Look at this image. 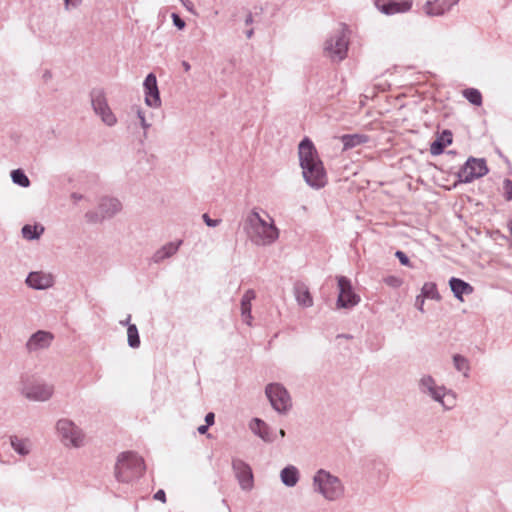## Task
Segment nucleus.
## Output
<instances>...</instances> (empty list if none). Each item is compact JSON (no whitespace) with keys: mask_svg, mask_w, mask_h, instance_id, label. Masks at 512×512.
Returning a JSON list of instances; mask_svg holds the SVG:
<instances>
[{"mask_svg":"<svg viewBox=\"0 0 512 512\" xmlns=\"http://www.w3.org/2000/svg\"><path fill=\"white\" fill-rule=\"evenodd\" d=\"M243 229L250 241L258 246L270 245L279 237V230L273 220L267 222L255 208L245 218Z\"/></svg>","mask_w":512,"mask_h":512,"instance_id":"f257e3e1","label":"nucleus"},{"mask_svg":"<svg viewBox=\"0 0 512 512\" xmlns=\"http://www.w3.org/2000/svg\"><path fill=\"white\" fill-rule=\"evenodd\" d=\"M143 460L131 451L122 452L116 463L115 475L121 482H130L144 472Z\"/></svg>","mask_w":512,"mask_h":512,"instance_id":"f03ea898","label":"nucleus"},{"mask_svg":"<svg viewBox=\"0 0 512 512\" xmlns=\"http://www.w3.org/2000/svg\"><path fill=\"white\" fill-rule=\"evenodd\" d=\"M265 394L272 408L279 414H286L292 408V400L288 390L281 383H269Z\"/></svg>","mask_w":512,"mask_h":512,"instance_id":"7ed1b4c3","label":"nucleus"},{"mask_svg":"<svg viewBox=\"0 0 512 512\" xmlns=\"http://www.w3.org/2000/svg\"><path fill=\"white\" fill-rule=\"evenodd\" d=\"M314 486L328 500H334L343 493V487L339 479L325 470H319L316 473Z\"/></svg>","mask_w":512,"mask_h":512,"instance_id":"20e7f679","label":"nucleus"},{"mask_svg":"<svg viewBox=\"0 0 512 512\" xmlns=\"http://www.w3.org/2000/svg\"><path fill=\"white\" fill-rule=\"evenodd\" d=\"M56 430L65 445H72L74 448H80L81 446L86 445L83 430L72 420H58L56 423Z\"/></svg>","mask_w":512,"mask_h":512,"instance_id":"39448f33","label":"nucleus"},{"mask_svg":"<svg viewBox=\"0 0 512 512\" xmlns=\"http://www.w3.org/2000/svg\"><path fill=\"white\" fill-rule=\"evenodd\" d=\"M489 169L484 158L469 157L457 172L458 182L471 183L488 174Z\"/></svg>","mask_w":512,"mask_h":512,"instance_id":"423d86ee","label":"nucleus"},{"mask_svg":"<svg viewBox=\"0 0 512 512\" xmlns=\"http://www.w3.org/2000/svg\"><path fill=\"white\" fill-rule=\"evenodd\" d=\"M92 108L102 122L109 127L116 125L117 117L108 105L105 92L101 88H94L90 92Z\"/></svg>","mask_w":512,"mask_h":512,"instance_id":"0eeeda50","label":"nucleus"},{"mask_svg":"<svg viewBox=\"0 0 512 512\" xmlns=\"http://www.w3.org/2000/svg\"><path fill=\"white\" fill-rule=\"evenodd\" d=\"M338 297L336 301L337 309H351L359 304L360 296L355 293L351 280L346 276L337 277Z\"/></svg>","mask_w":512,"mask_h":512,"instance_id":"6e6552de","label":"nucleus"},{"mask_svg":"<svg viewBox=\"0 0 512 512\" xmlns=\"http://www.w3.org/2000/svg\"><path fill=\"white\" fill-rule=\"evenodd\" d=\"M301 168L303 178L311 188L321 189L327 184V174L321 159L303 165Z\"/></svg>","mask_w":512,"mask_h":512,"instance_id":"1a4fd4ad","label":"nucleus"},{"mask_svg":"<svg viewBox=\"0 0 512 512\" xmlns=\"http://www.w3.org/2000/svg\"><path fill=\"white\" fill-rule=\"evenodd\" d=\"M21 393L31 401H47L53 394V387L44 382L22 381Z\"/></svg>","mask_w":512,"mask_h":512,"instance_id":"9d476101","label":"nucleus"},{"mask_svg":"<svg viewBox=\"0 0 512 512\" xmlns=\"http://www.w3.org/2000/svg\"><path fill=\"white\" fill-rule=\"evenodd\" d=\"M418 387L422 394L428 395L435 402L440 403L445 409L451 408V406H447L444 401V397L450 393V391L443 385H437L431 375H423L419 380Z\"/></svg>","mask_w":512,"mask_h":512,"instance_id":"9b49d317","label":"nucleus"},{"mask_svg":"<svg viewBox=\"0 0 512 512\" xmlns=\"http://www.w3.org/2000/svg\"><path fill=\"white\" fill-rule=\"evenodd\" d=\"M325 51L337 61H342L347 56L348 40L344 31H337L325 42Z\"/></svg>","mask_w":512,"mask_h":512,"instance_id":"f8f14e48","label":"nucleus"},{"mask_svg":"<svg viewBox=\"0 0 512 512\" xmlns=\"http://www.w3.org/2000/svg\"><path fill=\"white\" fill-rule=\"evenodd\" d=\"M376 8L386 15L404 13L411 9L412 0H374Z\"/></svg>","mask_w":512,"mask_h":512,"instance_id":"ddd939ff","label":"nucleus"},{"mask_svg":"<svg viewBox=\"0 0 512 512\" xmlns=\"http://www.w3.org/2000/svg\"><path fill=\"white\" fill-rule=\"evenodd\" d=\"M143 87L145 91V103L153 108L161 105V98L157 84V78L154 73H149L144 82Z\"/></svg>","mask_w":512,"mask_h":512,"instance_id":"4468645a","label":"nucleus"},{"mask_svg":"<svg viewBox=\"0 0 512 512\" xmlns=\"http://www.w3.org/2000/svg\"><path fill=\"white\" fill-rule=\"evenodd\" d=\"M54 339V335L46 330H38L33 333L26 342V350L31 353L48 348Z\"/></svg>","mask_w":512,"mask_h":512,"instance_id":"2eb2a0df","label":"nucleus"},{"mask_svg":"<svg viewBox=\"0 0 512 512\" xmlns=\"http://www.w3.org/2000/svg\"><path fill=\"white\" fill-rule=\"evenodd\" d=\"M298 156L300 167L320 160L317 149L309 137H304L298 146Z\"/></svg>","mask_w":512,"mask_h":512,"instance_id":"dca6fc26","label":"nucleus"},{"mask_svg":"<svg viewBox=\"0 0 512 512\" xmlns=\"http://www.w3.org/2000/svg\"><path fill=\"white\" fill-rule=\"evenodd\" d=\"M458 2L459 0H427L423 8L429 16H440Z\"/></svg>","mask_w":512,"mask_h":512,"instance_id":"f3484780","label":"nucleus"},{"mask_svg":"<svg viewBox=\"0 0 512 512\" xmlns=\"http://www.w3.org/2000/svg\"><path fill=\"white\" fill-rule=\"evenodd\" d=\"M25 283L34 290H45L53 285V280L43 272L32 271L27 275Z\"/></svg>","mask_w":512,"mask_h":512,"instance_id":"a211bd4d","label":"nucleus"},{"mask_svg":"<svg viewBox=\"0 0 512 512\" xmlns=\"http://www.w3.org/2000/svg\"><path fill=\"white\" fill-rule=\"evenodd\" d=\"M183 244V240L171 241L160 247L153 254L151 261L155 264L163 262L165 259L172 257L176 254Z\"/></svg>","mask_w":512,"mask_h":512,"instance_id":"6ab92c4d","label":"nucleus"},{"mask_svg":"<svg viewBox=\"0 0 512 512\" xmlns=\"http://www.w3.org/2000/svg\"><path fill=\"white\" fill-rule=\"evenodd\" d=\"M453 134L449 129H444L439 133L436 139L430 144V153L433 156L441 155L445 148L452 144Z\"/></svg>","mask_w":512,"mask_h":512,"instance_id":"aec40b11","label":"nucleus"},{"mask_svg":"<svg viewBox=\"0 0 512 512\" xmlns=\"http://www.w3.org/2000/svg\"><path fill=\"white\" fill-rule=\"evenodd\" d=\"M236 475L243 489H251L253 486V475L250 467L242 461L234 462Z\"/></svg>","mask_w":512,"mask_h":512,"instance_id":"412c9836","label":"nucleus"},{"mask_svg":"<svg viewBox=\"0 0 512 512\" xmlns=\"http://www.w3.org/2000/svg\"><path fill=\"white\" fill-rule=\"evenodd\" d=\"M449 286L457 300L463 301L464 295H469L473 292V287L470 283L461 278L451 277L449 279Z\"/></svg>","mask_w":512,"mask_h":512,"instance_id":"4be33fe9","label":"nucleus"},{"mask_svg":"<svg viewBox=\"0 0 512 512\" xmlns=\"http://www.w3.org/2000/svg\"><path fill=\"white\" fill-rule=\"evenodd\" d=\"M98 210L105 219H109L121 210V203L116 198L103 197L98 205Z\"/></svg>","mask_w":512,"mask_h":512,"instance_id":"5701e85b","label":"nucleus"},{"mask_svg":"<svg viewBox=\"0 0 512 512\" xmlns=\"http://www.w3.org/2000/svg\"><path fill=\"white\" fill-rule=\"evenodd\" d=\"M256 297V293L254 290L252 289H248L242 296L241 298V316L243 318V321L247 324V325H251V322H252V314H251V311H252V305H251V302L252 300H254Z\"/></svg>","mask_w":512,"mask_h":512,"instance_id":"b1692460","label":"nucleus"},{"mask_svg":"<svg viewBox=\"0 0 512 512\" xmlns=\"http://www.w3.org/2000/svg\"><path fill=\"white\" fill-rule=\"evenodd\" d=\"M340 140L343 144V151H347L369 142L370 137L361 133L344 134L340 137Z\"/></svg>","mask_w":512,"mask_h":512,"instance_id":"393cba45","label":"nucleus"},{"mask_svg":"<svg viewBox=\"0 0 512 512\" xmlns=\"http://www.w3.org/2000/svg\"><path fill=\"white\" fill-rule=\"evenodd\" d=\"M45 228L40 223L25 224L21 228L22 237L26 240L33 241L38 240L44 233Z\"/></svg>","mask_w":512,"mask_h":512,"instance_id":"a878e982","label":"nucleus"},{"mask_svg":"<svg viewBox=\"0 0 512 512\" xmlns=\"http://www.w3.org/2000/svg\"><path fill=\"white\" fill-rule=\"evenodd\" d=\"M250 428L255 435L259 436L265 442H271L270 428L263 420L254 418L251 421Z\"/></svg>","mask_w":512,"mask_h":512,"instance_id":"bb28decb","label":"nucleus"},{"mask_svg":"<svg viewBox=\"0 0 512 512\" xmlns=\"http://www.w3.org/2000/svg\"><path fill=\"white\" fill-rule=\"evenodd\" d=\"M295 295L299 305L303 307H311L313 305L311 293L304 285L295 286Z\"/></svg>","mask_w":512,"mask_h":512,"instance_id":"cd10ccee","label":"nucleus"},{"mask_svg":"<svg viewBox=\"0 0 512 512\" xmlns=\"http://www.w3.org/2000/svg\"><path fill=\"white\" fill-rule=\"evenodd\" d=\"M298 479L299 472L294 466H288L281 471V480L287 486H295Z\"/></svg>","mask_w":512,"mask_h":512,"instance_id":"c85d7f7f","label":"nucleus"},{"mask_svg":"<svg viewBox=\"0 0 512 512\" xmlns=\"http://www.w3.org/2000/svg\"><path fill=\"white\" fill-rule=\"evenodd\" d=\"M452 358L455 369L461 372L464 377L468 378L470 372L469 360L461 354H454Z\"/></svg>","mask_w":512,"mask_h":512,"instance_id":"c756f323","label":"nucleus"},{"mask_svg":"<svg viewBox=\"0 0 512 512\" xmlns=\"http://www.w3.org/2000/svg\"><path fill=\"white\" fill-rule=\"evenodd\" d=\"M10 176L12 182L22 188H27L31 184L30 179L21 168L12 170Z\"/></svg>","mask_w":512,"mask_h":512,"instance_id":"7c9ffc66","label":"nucleus"},{"mask_svg":"<svg viewBox=\"0 0 512 512\" xmlns=\"http://www.w3.org/2000/svg\"><path fill=\"white\" fill-rule=\"evenodd\" d=\"M127 342L130 348H139L141 341L138 328L135 324H129L127 328Z\"/></svg>","mask_w":512,"mask_h":512,"instance_id":"2f4dec72","label":"nucleus"},{"mask_svg":"<svg viewBox=\"0 0 512 512\" xmlns=\"http://www.w3.org/2000/svg\"><path fill=\"white\" fill-rule=\"evenodd\" d=\"M420 294L426 299L440 300L441 298L437 285L434 282H425Z\"/></svg>","mask_w":512,"mask_h":512,"instance_id":"473e14b6","label":"nucleus"},{"mask_svg":"<svg viewBox=\"0 0 512 512\" xmlns=\"http://www.w3.org/2000/svg\"><path fill=\"white\" fill-rule=\"evenodd\" d=\"M463 96L467 99L468 102L475 106H480L482 104V94L476 88H466L463 91Z\"/></svg>","mask_w":512,"mask_h":512,"instance_id":"72a5a7b5","label":"nucleus"},{"mask_svg":"<svg viewBox=\"0 0 512 512\" xmlns=\"http://www.w3.org/2000/svg\"><path fill=\"white\" fill-rule=\"evenodd\" d=\"M132 110H134L136 112L137 117H138V119L140 121V125L144 129L143 136L146 138L147 137V129L151 126V124L147 122L146 117H145V113L141 109V107L135 105V106L132 107Z\"/></svg>","mask_w":512,"mask_h":512,"instance_id":"f704fd0d","label":"nucleus"},{"mask_svg":"<svg viewBox=\"0 0 512 512\" xmlns=\"http://www.w3.org/2000/svg\"><path fill=\"white\" fill-rule=\"evenodd\" d=\"M85 219L88 223H100L102 222L105 217L101 214V212L98 211H88L85 213Z\"/></svg>","mask_w":512,"mask_h":512,"instance_id":"c9c22d12","label":"nucleus"},{"mask_svg":"<svg viewBox=\"0 0 512 512\" xmlns=\"http://www.w3.org/2000/svg\"><path fill=\"white\" fill-rule=\"evenodd\" d=\"M503 190H504V197L507 201L512 200V180L511 179H504L503 181Z\"/></svg>","mask_w":512,"mask_h":512,"instance_id":"e433bc0d","label":"nucleus"},{"mask_svg":"<svg viewBox=\"0 0 512 512\" xmlns=\"http://www.w3.org/2000/svg\"><path fill=\"white\" fill-rule=\"evenodd\" d=\"M395 257L399 260L401 265L406 267H412L411 261L405 252L397 250L395 252Z\"/></svg>","mask_w":512,"mask_h":512,"instance_id":"4c0bfd02","label":"nucleus"},{"mask_svg":"<svg viewBox=\"0 0 512 512\" xmlns=\"http://www.w3.org/2000/svg\"><path fill=\"white\" fill-rule=\"evenodd\" d=\"M171 18H172V21H173V25L179 29V30H183L185 27H186V22L184 21V19H182L180 17L179 14L177 13H172L171 15Z\"/></svg>","mask_w":512,"mask_h":512,"instance_id":"58836bf2","label":"nucleus"},{"mask_svg":"<svg viewBox=\"0 0 512 512\" xmlns=\"http://www.w3.org/2000/svg\"><path fill=\"white\" fill-rule=\"evenodd\" d=\"M11 448H26L25 440L19 439L17 436L9 437Z\"/></svg>","mask_w":512,"mask_h":512,"instance_id":"ea45409f","label":"nucleus"},{"mask_svg":"<svg viewBox=\"0 0 512 512\" xmlns=\"http://www.w3.org/2000/svg\"><path fill=\"white\" fill-rule=\"evenodd\" d=\"M202 219L208 227L212 228L217 227L221 223V219H212L207 213L202 215Z\"/></svg>","mask_w":512,"mask_h":512,"instance_id":"a19ab883","label":"nucleus"},{"mask_svg":"<svg viewBox=\"0 0 512 512\" xmlns=\"http://www.w3.org/2000/svg\"><path fill=\"white\" fill-rule=\"evenodd\" d=\"M385 283L391 287L397 288L401 285L402 281L398 277L388 276L385 278Z\"/></svg>","mask_w":512,"mask_h":512,"instance_id":"79ce46f5","label":"nucleus"},{"mask_svg":"<svg viewBox=\"0 0 512 512\" xmlns=\"http://www.w3.org/2000/svg\"><path fill=\"white\" fill-rule=\"evenodd\" d=\"M425 299L421 294L417 295L415 299V307L422 313L424 312Z\"/></svg>","mask_w":512,"mask_h":512,"instance_id":"37998d69","label":"nucleus"},{"mask_svg":"<svg viewBox=\"0 0 512 512\" xmlns=\"http://www.w3.org/2000/svg\"><path fill=\"white\" fill-rule=\"evenodd\" d=\"M82 0H64V6L66 10L70 8H77L81 4Z\"/></svg>","mask_w":512,"mask_h":512,"instance_id":"c03bdc74","label":"nucleus"},{"mask_svg":"<svg viewBox=\"0 0 512 512\" xmlns=\"http://www.w3.org/2000/svg\"><path fill=\"white\" fill-rule=\"evenodd\" d=\"M154 499L161 501L162 503H165L166 502V494H165L164 490H158L154 494Z\"/></svg>","mask_w":512,"mask_h":512,"instance_id":"a18cd8bd","label":"nucleus"},{"mask_svg":"<svg viewBox=\"0 0 512 512\" xmlns=\"http://www.w3.org/2000/svg\"><path fill=\"white\" fill-rule=\"evenodd\" d=\"M205 422H206V425L208 426H211L214 424L215 422V415L213 412H209L205 415Z\"/></svg>","mask_w":512,"mask_h":512,"instance_id":"49530a36","label":"nucleus"},{"mask_svg":"<svg viewBox=\"0 0 512 512\" xmlns=\"http://www.w3.org/2000/svg\"><path fill=\"white\" fill-rule=\"evenodd\" d=\"M83 198H84L83 195L80 193L73 192L71 194V199L74 201V203H77L78 201L82 200Z\"/></svg>","mask_w":512,"mask_h":512,"instance_id":"de8ad7c7","label":"nucleus"},{"mask_svg":"<svg viewBox=\"0 0 512 512\" xmlns=\"http://www.w3.org/2000/svg\"><path fill=\"white\" fill-rule=\"evenodd\" d=\"M181 2L183 3V5L186 7V9L190 12L193 11V3L190 1V0H181Z\"/></svg>","mask_w":512,"mask_h":512,"instance_id":"09e8293b","label":"nucleus"},{"mask_svg":"<svg viewBox=\"0 0 512 512\" xmlns=\"http://www.w3.org/2000/svg\"><path fill=\"white\" fill-rule=\"evenodd\" d=\"M368 348L370 351L375 352L381 348V344L380 343H370Z\"/></svg>","mask_w":512,"mask_h":512,"instance_id":"8fccbe9b","label":"nucleus"},{"mask_svg":"<svg viewBox=\"0 0 512 512\" xmlns=\"http://www.w3.org/2000/svg\"><path fill=\"white\" fill-rule=\"evenodd\" d=\"M42 78L45 82L49 81L51 78H52V73L50 70H45L43 75H42Z\"/></svg>","mask_w":512,"mask_h":512,"instance_id":"3c124183","label":"nucleus"},{"mask_svg":"<svg viewBox=\"0 0 512 512\" xmlns=\"http://www.w3.org/2000/svg\"><path fill=\"white\" fill-rule=\"evenodd\" d=\"M130 320H131V315H127V317H126V319H125V320H121V321H120V324H121L122 326H127V327H128V325H129V324H131V323H130Z\"/></svg>","mask_w":512,"mask_h":512,"instance_id":"603ef678","label":"nucleus"},{"mask_svg":"<svg viewBox=\"0 0 512 512\" xmlns=\"http://www.w3.org/2000/svg\"><path fill=\"white\" fill-rule=\"evenodd\" d=\"M208 427H209V426H208V425H206V424H205V425H200V426L198 427V429H197V430H198V432H199L200 434H205V433H206V431L208 430Z\"/></svg>","mask_w":512,"mask_h":512,"instance_id":"864d4df0","label":"nucleus"},{"mask_svg":"<svg viewBox=\"0 0 512 512\" xmlns=\"http://www.w3.org/2000/svg\"><path fill=\"white\" fill-rule=\"evenodd\" d=\"M253 23V16L251 13H249L247 16H246V19H245V24L246 25H250Z\"/></svg>","mask_w":512,"mask_h":512,"instance_id":"5fc2aeb1","label":"nucleus"},{"mask_svg":"<svg viewBox=\"0 0 512 512\" xmlns=\"http://www.w3.org/2000/svg\"><path fill=\"white\" fill-rule=\"evenodd\" d=\"M182 67L186 72H188L191 69V65L187 61H182Z\"/></svg>","mask_w":512,"mask_h":512,"instance_id":"6e6d98bb","label":"nucleus"},{"mask_svg":"<svg viewBox=\"0 0 512 512\" xmlns=\"http://www.w3.org/2000/svg\"><path fill=\"white\" fill-rule=\"evenodd\" d=\"M337 338L352 339L353 336L350 334H338Z\"/></svg>","mask_w":512,"mask_h":512,"instance_id":"4d7b16f0","label":"nucleus"},{"mask_svg":"<svg viewBox=\"0 0 512 512\" xmlns=\"http://www.w3.org/2000/svg\"><path fill=\"white\" fill-rule=\"evenodd\" d=\"M253 34H254V30L253 29H249V30L246 31V37L248 39H250L253 36Z\"/></svg>","mask_w":512,"mask_h":512,"instance_id":"13d9d810","label":"nucleus"},{"mask_svg":"<svg viewBox=\"0 0 512 512\" xmlns=\"http://www.w3.org/2000/svg\"><path fill=\"white\" fill-rule=\"evenodd\" d=\"M507 228H508V230H509V232H510V234L512 236V220H509L507 222Z\"/></svg>","mask_w":512,"mask_h":512,"instance_id":"bf43d9fd","label":"nucleus"},{"mask_svg":"<svg viewBox=\"0 0 512 512\" xmlns=\"http://www.w3.org/2000/svg\"><path fill=\"white\" fill-rule=\"evenodd\" d=\"M17 451H18V452H19V454H21V455H25V454H26V452H27V450H22V449H19V450H17Z\"/></svg>","mask_w":512,"mask_h":512,"instance_id":"052dcab7","label":"nucleus"},{"mask_svg":"<svg viewBox=\"0 0 512 512\" xmlns=\"http://www.w3.org/2000/svg\"><path fill=\"white\" fill-rule=\"evenodd\" d=\"M448 153H449L450 155L456 154V152H455V151H453V150H450Z\"/></svg>","mask_w":512,"mask_h":512,"instance_id":"680f3d73","label":"nucleus"},{"mask_svg":"<svg viewBox=\"0 0 512 512\" xmlns=\"http://www.w3.org/2000/svg\"><path fill=\"white\" fill-rule=\"evenodd\" d=\"M280 433L282 436H284V434H285L284 430H280Z\"/></svg>","mask_w":512,"mask_h":512,"instance_id":"e2e57ef3","label":"nucleus"}]
</instances>
